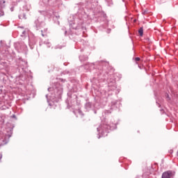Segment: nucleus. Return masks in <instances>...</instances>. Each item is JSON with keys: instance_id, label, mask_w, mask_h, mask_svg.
I'll use <instances>...</instances> for the list:
<instances>
[{"instance_id": "nucleus-1", "label": "nucleus", "mask_w": 178, "mask_h": 178, "mask_svg": "<svg viewBox=\"0 0 178 178\" xmlns=\"http://www.w3.org/2000/svg\"><path fill=\"white\" fill-rule=\"evenodd\" d=\"M172 177V172L170 171H167L163 173L162 178H170Z\"/></svg>"}, {"instance_id": "nucleus-2", "label": "nucleus", "mask_w": 178, "mask_h": 178, "mask_svg": "<svg viewBox=\"0 0 178 178\" xmlns=\"http://www.w3.org/2000/svg\"><path fill=\"white\" fill-rule=\"evenodd\" d=\"M138 33L140 37H143V35L144 34V30L143 29V28H140V29L138 30Z\"/></svg>"}, {"instance_id": "nucleus-3", "label": "nucleus", "mask_w": 178, "mask_h": 178, "mask_svg": "<svg viewBox=\"0 0 178 178\" xmlns=\"http://www.w3.org/2000/svg\"><path fill=\"white\" fill-rule=\"evenodd\" d=\"M140 60H141V58H140L139 57L135 58L136 63H138V62H140Z\"/></svg>"}]
</instances>
